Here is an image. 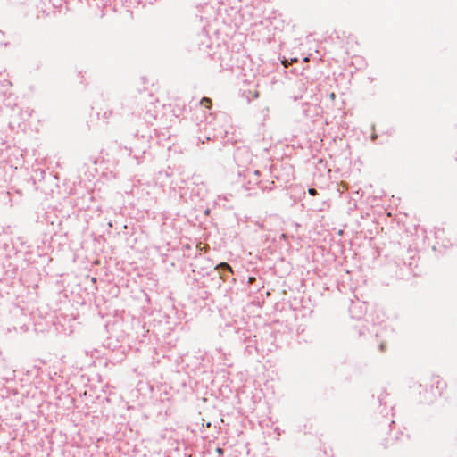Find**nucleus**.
Listing matches in <instances>:
<instances>
[{
	"instance_id": "1",
	"label": "nucleus",
	"mask_w": 457,
	"mask_h": 457,
	"mask_svg": "<svg viewBox=\"0 0 457 457\" xmlns=\"http://www.w3.org/2000/svg\"><path fill=\"white\" fill-rule=\"evenodd\" d=\"M431 386H436V388L438 390L437 395H440L444 388L446 386L445 382L439 378H434L431 381ZM434 395H436V393L433 394Z\"/></svg>"
},
{
	"instance_id": "2",
	"label": "nucleus",
	"mask_w": 457,
	"mask_h": 457,
	"mask_svg": "<svg viewBox=\"0 0 457 457\" xmlns=\"http://www.w3.org/2000/svg\"><path fill=\"white\" fill-rule=\"evenodd\" d=\"M201 104L206 109H210L212 107V101L210 98L204 97L201 101Z\"/></svg>"
},
{
	"instance_id": "3",
	"label": "nucleus",
	"mask_w": 457,
	"mask_h": 457,
	"mask_svg": "<svg viewBox=\"0 0 457 457\" xmlns=\"http://www.w3.org/2000/svg\"><path fill=\"white\" fill-rule=\"evenodd\" d=\"M218 268H220V269H225V270H229L230 272H232V268L226 262H221Z\"/></svg>"
},
{
	"instance_id": "4",
	"label": "nucleus",
	"mask_w": 457,
	"mask_h": 457,
	"mask_svg": "<svg viewBox=\"0 0 457 457\" xmlns=\"http://www.w3.org/2000/svg\"><path fill=\"white\" fill-rule=\"evenodd\" d=\"M197 248H198L199 250H201V251H202V250L206 251V250H207V248H208V245H202V244L200 243L199 245H197Z\"/></svg>"
},
{
	"instance_id": "5",
	"label": "nucleus",
	"mask_w": 457,
	"mask_h": 457,
	"mask_svg": "<svg viewBox=\"0 0 457 457\" xmlns=\"http://www.w3.org/2000/svg\"><path fill=\"white\" fill-rule=\"evenodd\" d=\"M308 193H309L311 195H312V196H314V195H316L318 194V193H317V190H316L315 188H309Z\"/></svg>"
},
{
	"instance_id": "6",
	"label": "nucleus",
	"mask_w": 457,
	"mask_h": 457,
	"mask_svg": "<svg viewBox=\"0 0 457 457\" xmlns=\"http://www.w3.org/2000/svg\"><path fill=\"white\" fill-rule=\"evenodd\" d=\"M216 453H217L219 455H221V454H223V450H222L221 448H220V447H217V448H216Z\"/></svg>"
},
{
	"instance_id": "7",
	"label": "nucleus",
	"mask_w": 457,
	"mask_h": 457,
	"mask_svg": "<svg viewBox=\"0 0 457 457\" xmlns=\"http://www.w3.org/2000/svg\"><path fill=\"white\" fill-rule=\"evenodd\" d=\"M341 186H342L343 189H345V190L348 189V186L345 182H341Z\"/></svg>"
},
{
	"instance_id": "8",
	"label": "nucleus",
	"mask_w": 457,
	"mask_h": 457,
	"mask_svg": "<svg viewBox=\"0 0 457 457\" xmlns=\"http://www.w3.org/2000/svg\"><path fill=\"white\" fill-rule=\"evenodd\" d=\"M329 97H330V99H331V100H335V98H336V94L332 92V93L330 94Z\"/></svg>"
},
{
	"instance_id": "9",
	"label": "nucleus",
	"mask_w": 457,
	"mask_h": 457,
	"mask_svg": "<svg viewBox=\"0 0 457 457\" xmlns=\"http://www.w3.org/2000/svg\"><path fill=\"white\" fill-rule=\"evenodd\" d=\"M377 137H378V136H377L376 134H372V135H371V140H372V141H375V140H376V138H377Z\"/></svg>"
},
{
	"instance_id": "10",
	"label": "nucleus",
	"mask_w": 457,
	"mask_h": 457,
	"mask_svg": "<svg viewBox=\"0 0 457 457\" xmlns=\"http://www.w3.org/2000/svg\"><path fill=\"white\" fill-rule=\"evenodd\" d=\"M282 63L285 65V67H287V62L286 60L283 61Z\"/></svg>"
},
{
	"instance_id": "11",
	"label": "nucleus",
	"mask_w": 457,
	"mask_h": 457,
	"mask_svg": "<svg viewBox=\"0 0 457 457\" xmlns=\"http://www.w3.org/2000/svg\"><path fill=\"white\" fill-rule=\"evenodd\" d=\"M254 280V278H249V282L252 283Z\"/></svg>"
},
{
	"instance_id": "12",
	"label": "nucleus",
	"mask_w": 457,
	"mask_h": 457,
	"mask_svg": "<svg viewBox=\"0 0 457 457\" xmlns=\"http://www.w3.org/2000/svg\"><path fill=\"white\" fill-rule=\"evenodd\" d=\"M303 61H304V62H309V58H308V57H305Z\"/></svg>"
},
{
	"instance_id": "13",
	"label": "nucleus",
	"mask_w": 457,
	"mask_h": 457,
	"mask_svg": "<svg viewBox=\"0 0 457 457\" xmlns=\"http://www.w3.org/2000/svg\"><path fill=\"white\" fill-rule=\"evenodd\" d=\"M296 61H297V59H296V58H295V59H292V61H291V62H296Z\"/></svg>"
}]
</instances>
